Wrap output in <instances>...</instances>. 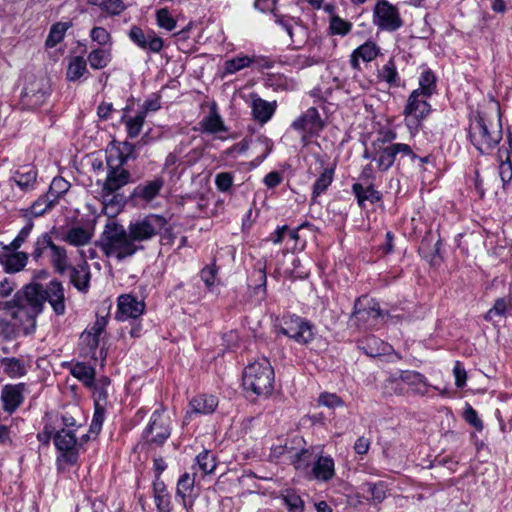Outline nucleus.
I'll return each mask as SVG.
<instances>
[{
    "mask_svg": "<svg viewBox=\"0 0 512 512\" xmlns=\"http://www.w3.org/2000/svg\"><path fill=\"white\" fill-rule=\"evenodd\" d=\"M126 154L119 151L116 157H107L108 172L102 183L100 197L105 213L115 214L123 205V196L117 192L131 181L130 172L124 168L131 157L134 146L129 142L123 143Z\"/></svg>",
    "mask_w": 512,
    "mask_h": 512,
    "instance_id": "1",
    "label": "nucleus"
},
{
    "mask_svg": "<svg viewBox=\"0 0 512 512\" xmlns=\"http://www.w3.org/2000/svg\"><path fill=\"white\" fill-rule=\"evenodd\" d=\"M41 292V284L28 283L15 293L12 300L4 303V309L21 322L25 334L34 332L36 317L43 311L44 298Z\"/></svg>",
    "mask_w": 512,
    "mask_h": 512,
    "instance_id": "2",
    "label": "nucleus"
},
{
    "mask_svg": "<svg viewBox=\"0 0 512 512\" xmlns=\"http://www.w3.org/2000/svg\"><path fill=\"white\" fill-rule=\"evenodd\" d=\"M99 246L107 257H114L122 261L132 257L144 246L135 244L128 229L116 221H109L102 232Z\"/></svg>",
    "mask_w": 512,
    "mask_h": 512,
    "instance_id": "3",
    "label": "nucleus"
},
{
    "mask_svg": "<svg viewBox=\"0 0 512 512\" xmlns=\"http://www.w3.org/2000/svg\"><path fill=\"white\" fill-rule=\"evenodd\" d=\"M502 137V124L499 115L495 119L485 114H478L470 123V141L481 154H490L498 146Z\"/></svg>",
    "mask_w": 512,
    "mask_h": 512,
    "instance_id": "4",
    "label": "nucleus"
},
{
    "mask_svg": "<svg viewBox=\"0 0 512 512\" xmlns=\"http://www.w3.org/2000/svg\"><path fill=\"white\" fill-rule=\"evenodd\" d=\"M274 370L266 358L249 364L243 372V388L256 396L268 397L274 389Z\"/></svg>",
    "mask_w": 512,
    "mask_h": 512,
    "instance_id": "5",
    "label": "nucleus"
},
{
    "mask_svg": "<svg viewBox=\"0 0 512 512\" xmlns=\"http://www.w3.org/2000/svg\"><path fill=\"white\" fill-rule=\"evenodd\" d=\"M428 97L419 95L417 91H412L406 101L403 109L405 125L411 134H416L422 128V122L431 112V105L428 103Z\"/></svg>",
    "mask_w": 512,
    "mask_h": 512,
    "instance_id": "6",
    "label": "nucleus"
},
{
    "mask_svg": "<svg viewBox=\"0 0 512 512\" xmlns=\"http://www.w3.org/2000/svg\"><path fill=\"white\" fill-rule=\"evenodd\" d=\"M53 442L60 453L56 459L57 468L63 471L67 466L75 465L79 458L78 442L73 431L63 428L53 436Z\"/></svg>",
    "mask_w": 512,
    "mask_h": 512,
    "instance_id": "7",
    "label": "nucleus"
},
{
    "mask_svg": "<svg viewBox=\"0 0 512 512\" xmlns=\"http://www.w3.org/2000/svg\"><path fill=\"white\" fill-rule=\"evenodd\" d=\"M167 225L165 217L157 214H149L143 218L130 222L128 230L135 244L153 239L160 234Z\"/></svg>",
    "mask_w": 512,
    "mask_h": 512,
    "instance_id": "8",
    "label": "nucleus"
},
{
    "mask_svg": "<svg viewBox=\"0 0 512 512\" xmlns=\"http://www.w3.org/2000/svg\"><path fill=\"white\" fill-rule=\"evenodd\" d=\"M382 317L379 303L363 296L359 297L354 304L351 321H354L358 327L373 329L378 326Z\"/></svg>",
    "mask_w": 512,
    "mask_h": 512,
    "instance_id": "9",
    "label": "nucleus"
},
{
    "mask_svg": "<svg viewBox=\"0 0 512 512\" xmlns=\"http://www.w3.org/2000/svg\"><path fill=\"white\" fill-rule=\"evenodd\" d=\"M325 123L315 107L308 108L292 123L291 128L301 134V142L307 145L311 138L319 136Z\"/></svg>",
    "mask_w": 512,
    "mask_h": 512,
    "instance_id": "10",
    "label": "nucleus"
},
{
    "mask_svg": "<svg viewBox=\"0 0 512 512\" xmlns=\"http://www.w3.org/2000/svg\"><path fill=\"white\" fill-rule=\"evenodd\" d=\"M280 332L299 344H308L315 336L314 326L308 320L297 315L284 316Z\"/></svg>",
    "mask_w": 512,
    "mask_h": 512,
    "instance_id": "11",
    "label": "nucleus"
},
{
    "mask_svg": "<svg viewBox=\"0 0 512 512\" xmlns=\"http://www.w3.org/2000/svg\"><path fill=\"white\" fill-rule=\"evenodd\" d=\"M398 154L408 156L411 159L416 158L412 148L405 143H395L379 147L372 146V160L377 163L378 169L383 172L393 166Z\"/></svg>",
    "mask_w": 512,
    "mask_h": 512,
    "instance_id": "12",
    "label": "nucleus"
},
{
    "mask_svg": "<svg viewBox=\"0 0 512 512\" xmlns=\"http://www.w3.org/2000/svg\"><path fill=\"white\" fill-rule=\"evenodd\" d=\"M171 434L170 419L163 411L155 410L150 418L149 424L143 432L146 442L162 445Z\"/></svg>",
    "mask_w": 512,
    "mask_h": 512,
    "instance_id": "13",
    "label": "nucleus"
},
{
    "mask_svg": "<svg viewBox=\"0 0 512 512\" xmlns=\"http://www.w3.org/2000/svg\"><path fill=\"white\" fill-rule=\"evenodd\" d=\"M373 23L381 30L395 31L402 26L397 8L386 0L379 1L373 13Z\"/></svg>",
    "mask_w": 512,
    "mask_h": 512,
    "instance_id": "14",
    "label": "nucleus"
},
{
    "mask_svg": "<svg viewBox=\"0 0 512 512\" xmlns=\"http://www.w3.org/2000/svg\"><path fill=\"white\" fill-rule=\"evenodd\" d=\"M128 37L140 49L151 53H159L164 46L163 39L157 36L153 30H149L146 33L141 27L136 25L130 28Z\"/></svg>",
    "mask_w": 512,
    "mask_h": 512,
    "instance_id": "15",
    "label": "nucleus"
},
{
    "mask_svg": "<svg viewBox=\"0 0 512 512\" xmlns=\"http://www.w3.org/2000/svg\"><path fill=\"white\" fill-rule=\"evenodd\" d=\"M401 382L406 383L410 386H418L420 384L427 385V379L424 375L417 371H401L399 377L390 376L384 384V389L386 394H401L403 392V387L401 386Z\"/></svg>",
    "mask_w": 512,
    "mask_h": 512,
    "instance_id": "16",
    "label": "nucleus"
},
{
    "mask_svg": "<svg viewBox=\"0 0 512 512\" xmlns=\"http://www.w3.org/2000/svg\"><path fill=\"white\" fill-rule=\"evenodd\" d=\"M42 298L47 301L57 315H63L66 310L65 294L62 283L58 280H51L46 286L42 285Z\"/></svg>",
    "mask_w": 512,
    "mask_h": 512,
    "instance_id": "17",
    "label": "nucleus"
},
{
    "mask_svg": "<svg viewBox=\"0 0 512 512\" xmlns=\"http://www.w3.org/2000/svg\"><path fill=\"white\" fill-rule=\"evenodd\" d=\"M118 313L117 318L125 321L129 318L136 319L141 316L145 309L143 301L130 294H123L118 297Z\"/></svg>",
    "mask_w": 512,
    "mask_h": 512,
    "instance_id": "18",
    "label": "nucleus"
},
{
    "mask_svg": "<svg viewBox=\"0 0 512 512\" xmlns=\"http://www.w3.org/2000/svg\"><path fill=\"white\" fill-rule=\"evenodd\" d=\"M195 477L184 473L177 482L176 498L187 512H192L196 494H194Z\"/></svg>",
    "mask_w": 512,
    "mask_h": 512,
    "instance_id": "19",
    "label": "nucleus"
},
{
    "mask_svg": "<svg viewBox=\"0 0 512 512\" xmlns=\"http://www.w3.org/2000/svg\"><path fill=\"white\" fill-rule=\"evenodd\" d=\"M46 97L47 92L44 89L43 80H36L24 88L21 94V103L26 108L34 109L41 106Z\"/></svg>",
    "mask_w": 512,
    "mask_h": 512,
    "instance_id": "20",
    "label": "nucleus"
},
{
    "mask_svg": "<svg viewBox=\"0 0 512 512\" xmlns=\"http://www.w3.org/2000/svg\"><path fill=\"white\" fill-rule=\"evenodd\" d=\"M37 170L34 166L24 165L17 168L12 176L11 181L23 192H30L36 189L37 182Z\"/></svg>",
    "mask_w": 512,
    "mask_h": 512,
    "instance_id": "21",
    "label": "nucleus"
},
{
    "mask_svg": "<svg viewBox=\"0 0 512 512\" xmlns=\"http://www.w3.org/2000/svg\"><path fill=\"white\" fill-rule=\"evenodd\" d=\"M163 186V178L156 177L153 180L146 181L136 186L132 196L136 199H140L142 202L150 203L159 195Z\"/></svg>",
    "mask_w": 512,
    "mask_h": 512,
    "instance_id": "22",
    "label": "nucleus"
},
{
    "mask_svg": "<svg viewBox=\"0 0 512 512\" xmlns=\"http://www.w3.org/2000/svg\"><path fill=\"white\" fill-rule=\"evenodd\" d=\"M70 282L80 292H87L90 286L91 272L86 261L70 267Z\"/></svg>",
    "mask_w": 512,
    "mask_h": 512,
    "instance_id": "23",
    "label": "nucleus"
},
{
    "mask_svg": "<svg viewBox=\"0 0 512 512\" xmlns=\"http://www.w3.org/2000/svg\"><path fill=\"white\" fill-rule=\"evenodd\" d=\"M380 53V48L373 41H366L364 44L356 48L350 55V65L355 70H360L359 60L371 62Z\"/></svg>",
    "mask_w": 512,
    "mask_h": 512,
    "instance_id": "24",
    "label": "nucleus"
},
{
    "mask_svg": "<svg viewBox=\"0 0 512 512\" xmlns=\"http://www.w3.org/2000/svg\"><path fill=\"white\" fill-rule=\"evenodd\" d=\"M313 478L319 481H329L335 475V464L331 456H320L314 460L310 469Z\"/></svg>",
    "mask_w": 512,
    "mask_h": 512,
    "instance_id": "25",
    "label": "nucleus"
},
{
    "mask_svg": "<svg viewBox=\"0 0 512 512\" xmlns=\"http://www.w3.org/2000/svg\"><path fill=\"white\" fill-rule=\"evenodd\" d=\"M276 107V101L268 102L257 96L252 97L251 109L253 118L262 124L268 122L272 118L276 111Z\"/></svg>",
    "mask_w": 512,
    "mask_h": 512,
    "instance_id": "26",
    "label": "nucleus"
},
{
    "mask_svg": "<svg viewBox=\"0 0 512 512\" xmlns=\"http://www.w3.org/2000/svg\"><path fill=\"white\" fill-rule=\"evenodd\" d=\"M29 256L26 252L12 251L4 253L2 257V267L7 274L18 273L28 264Z\"/></svg>",
    "mask_w": 512,
    "mask_h": 512,
    "instance_id": "27",
    "label": "nucleus"
},
{
    "mask_svg": "<svg viewBox=\"0 0 512 512\" xmlns=\"http://www.w3.org/2000/svg\"><path fill=\"white\" fill-rule=\"evenodd\" d=\"M25 385L23 383L17 385L4 386L1 394V399L4 404V409L9 412L16 410L23 401V390Z\"/></svg>",
    "mask_w": 512,
    "mask_h": 512,
    "instance_id": "28",
    "label": "nucleus"
},
{
    "mask_svg": "<svg viewBox=\"0 0 512 512\" xmlns=\"http://www.w3.org/2000/svg\"><path fill=\"white\" fill-rule=\"evenodd\" d=\"M218 406V400L213 395H197L190 401V411L188 416L192 414H210L215 411Z\"/></svg>",
    "mask_w": 512,
    "mask_h": 512,
    "instance_id": "29",
    "label": "nucleus"
},
{
    "mask_svg": "<svg viewBox=\"0 0 512 512\" xmlns=\"http://www.w3.org/2000/svg\"><path fill=\"white\" fill-rule=\"evenodd\" d=\"M153 497L158 512L172 511L171 495L159 477L155 478L153 482Z\"/></svg>",
    "mask_w": 512,
    "mask_h": 512,
    "instance_id": "30",
    "label": "nucleus"
},
{
    "mask_svg": "<svg viewBox=\"0 0 512 512\" xmlns=\"http://www.w3.org/2000/svg\"><path fill=\"white\" fill-rule=\"evenodd\" d=\"M363 497L373 503H381L386 498L387 486L383 481L366 482L360 486Z\"/></svg>",
    "mask_w": 512,
    "mask_h": 512,
    "instance_id": "31",
    "label": "nucleus"
},
{
    "mask_svg": "<svg viewBox=\"0 0 512 512\" xmlns=\"http://www.w3.org/2000/svg\"><path fill=\"white\" fill-rule=\"evenodd\" d=\"M49 259L54 270L59 274H64L69 269L67 251L64 247L56 245L54 242L50 247Z\"/></svg>",
    "mask_w": 512,
    "mask_h": 512,
    "instance_id": "32",
    "label": "nucleus"
},
{
    "mask_svg": "<svg viewBox=\"0 0 512 512\" xmlns=\"http://www.w3.org/2000/svg\"><path fill=\"white\" fill-rule=\"evenodd\" d=\"M200 126L203 132L209 134H215L218 132L226 131L223 120L216 111L215 107H212L208 115L200 121Z\"/></svg>",
    "mask_w": 512,
    "mask_h": 512,
    "instance_id": "33",
    "label": "nucleus"
},
{
    "mask_svg": "<svg viewBox=\"0 0 512 512\" xmlns=\"http://www.w3.org/2000/svg\"><path fill=\"white\" fill-rule=\"evenodd\" d=\"M53 199L47 193L40 196L29 208L22 210L23 216L27 218L42 216L56 204Z\"/></svg>",
    "mask_w": 512,
    "mask_h": 512,
    "instance_id": "34",
    "label": "nucleus"
},
{
    "mask_svg": "<svg viewBox=\"0 0 512 512\" xmlns=\"http://www.w3.org/2000/svg\"><path fill=\"white\" fill-rule=\"evenodd\" d=\"M112 59L110 48H97L90 51L87 56L89 65L94 70H100L109 65Z\"/></svg>",
    "mask_w": 512,
    "mask_h": 512,
    "instance_id": "35",
    "label": "nucleus"
},
{
    "mask_svg": "<svg viewBox=\"0 0 512 512\" xmlns=\"http://www.w3.org/2000/svg\"><path fill=\"white\" fill-rule=\"evenodd\" d=\"M352 191L357 198L360 207H364L365 201L376 203L379 202L382 198L381 193L375 190L372 186L365 188L362 184L355 183L352 186Z\"/></svg>",
    "mask_w": 512,
    "mask_h": 512,
    "instance_id": "36",
    "label": "nucleus"
},
{
    "mask_svg": "<svg viewBox=\"0 0 512 512\" xmlns=\"http://www.w3.org/2000/svg\"><path fill=\"white\" fill-rule=\"evenodd\" d=\"M88 73L87 61L82 56H74L69 60L66 77L69 81H77Z\"/></svg>",
    "mask_w": 512,
    "mask_h": 512,
    "instance_id": "37",
    "label": "nucleus"
},
{
    "mask_svg": "<svg viewBox=\"0 0 512 512\" xmlns=\"http://www.w3.org/2000/svg\"><path fill=\"white\" fill-rule=\"evenodd\" d=\"M255 61V57L237 55L236 57L228 59L224 62L223 75H232L246 67H249Z\"/></svg>",
    "mask_w": 512,
    "mask_h": 512,
    "instance_id": "38",
    "label": "nucleus"
},
{
    "mask_svg": "<svg viewBox=\"0 0 512 512\" xmlns=\"http://www.w3.org/2000/svg\"><path fill=\"white\" fill-rule=\"evenodd\" d=\"M62 240L73 246H84L91 240V234L83 227H72L63 236Z\"/></svg>",
    "mask_w": 512,
    "mask_h": 512,
    "instance_id": "39",
    "label": "nucleus"
},
{
    "mask_svg": "<svg viewBox=\"0 0 512 512\" xmlns=\"http://www.w3.org/2000/svg\"><path fill=\"white\" fill-rule=\"evenodd\" d=\"M335 168L326 167L313 184L312 199L319 197L331 185L334 178Z\"/></svg>",
    "mask_w": 512,
    "mask_h": 512,
    "instance_id": "40",
    "label": "nucleus"
},
{
    "mask_svg": "<svg viewBox=\"0 0 512 512\" xmlns=\"http://www.w3.org/2000/svg\"><path fill=\"white\" fill-rule=\"evenodd\" d=\"M378 77L381 81H385L390 87L400 86V78L393 58H390L379 70Z\"/></svg>",
    "mask_w": 512,
    "mask_h": 512,
    "instance_id": "41",
    "label": "nucleus"
},
{
    "mask_svg": "<svg viewBox=\"0 0 512 512\" xmlns=\"http://www.w3.org/2000/svg\"><path fill=\"white\" fill-rule=\"evenodd\" d=\"M419 95L430 98L436 91V77L431 70L423 71L419 78V87L415 89Z\"/></svg>",
    "mask_w": 512,
    "mask_h": 512,
    "instance_id": "42",
    "label": "nucleus"
},
{
    "mask_svg": "<svg viewBox=\"0 0 512 512\" xmlns=\"http://www.w3.org/2000/svg\"><path fill=\"white\" fill-rule=\"evenodd\" d=\"M1 366L5 374H7L11 378H19L26 374V368L24 363L15 358H3L1 360Z\"/></svg>",
    "mask_w": 512,
    "mask_h": 512,
    "instance_id": "43",
    "label": "nucleus"
},
{
    "mask_svg": "<svg viewBox=\"0 0 512 512\" xmlns=\"http://www.w3.org/2000/svg\"><path fill=\"white\" fill-rule=\"evenodd\" d=\"M71 374L83 382L87 387L94 385L95 380V369L92 366L84 363H77L71 369Z\"/></svg>",
    "mask_w": 512,
    "mask_h": 512,
    "instance_id": "44",
    "label": "nucleus"
},
{
    "mask_svg": "<svg viewBox=\"0 0 512 512\" xmlns=\"http://www.w3.org/2000/svg\"><path fill=\"white\" fill-rule=\"evenodd\" d=\"M71 26H72L71 22H58V23L54 24L51 27L49 35L46 39V42H45L46 46L52 48V47L56 46L58 43H60L63 40L66 31Z\"/></svg>",
    "mask_w": 512,
    "mask_h": 512,
    "instance_id": "45",
    "label": "nucleus"
},
{
    "mask_svg": "<svg viewBox=\"0 0 512 512\" xmlns=\"http://www.w3.org/2000/svg\"><path fill=\"white\" fill-rule=\"evenodd\" d=\"M145 118V112H139L134 117H122V122L125 124L127 135L129 138L133 139L140 134Z\"/></svg>",
    "mask_w": 512,
    "mask_h": 512,
    "instance_id": "46",
    "label": "nucleus"
},
{
    "mask_svg": "<svg viewBox=\"0 0 512 512\" xmlns=\"http://www.w3.org/2000/svg\"><path fill=\"white\" fill-rule=\"evenodd\" d=\"M282 500L289 512H304V501L293 489H286L282 493Z\"/></svg>",
    "mask_w": 512,
    "mask_h": 512,
    "instance_id": "47",
    "label": "nucleus"
},
{
    "mask_svg": "<svg viewBox=\"0 0 512 512\" xmlns=\"http://www.w3.org/2000/svg\"><path fill=\"white\" fill-rule=\"evenodd\" d=\"M315 457L309 450L303 449L294 455L292 464L294 468L300 472H310V466L314 463Z\"/></svg>",
    "mask_w": 512,
    "mask_h": 512,
    "instance_id": "48",
    "label": "nucleus"
},
{
    "mask_svg": "<svg viewBox=\"0 0 512 512\" xmlns=\"http://www.w3.org/2000/svg\"><path fill=\"white\" fill-rule=\"evenodd\" d=\"M33 226H34V224L30 219L26 223V225L19 231L18 235L14 238V240L10 244L5 245L2 242H0V246L2 247V249L5 251L18 250L24 244V242L27 240V238L29 237V235L33 229Z\"/></svg>",
    "mask_w": 512,
    "mask_h": 512,
    "instance_id": "49",
    "label": "nucleus"
},
{
    "mask_svg": "<svg viewBox=\"0 0 512 512\" xmlns=\"http://www.w3.org/2000/svg\"><path fill=\"white\" fill-rule=\"evenodd\" d=\"M352 29V23L341 18L340 16H333L329 19V33L331 35L346 36Z\"/></svg>",
    "mask_w": 512,
    "mask_h": 512,
    "instance_id": "50",
    "label": "nucleus"
},
{
    "mask_svg": "<svg viewBox=\"0 0 512 512\" xmlns=\"http://www.w3.org/2000/svg\"><path fill=\"white\" fill-rule=\"evenodd\" d=\"M70 188V183L66 181L62 177H55L50 186L47 194L50 198H54L53 201L55 203L58 202V199L65 194Z\"/></svg>",
    "mask_w": 512,
    "mask_h": 512,
    "instance_id": "51",
    "label": "nucleus"
},
{
    "mask_svg": "<svg viewBox=\"0 0 512 512\" xmlns=\"http://www.w3.org/2000/svg\"><path fill=\"white\" fill-rule=\"evenodd\" d=\"M157 25L167 31H172L176 28L177 21L171 15L167 8L158 9L155 13Z\"/></svg>",
    "mask_w": 512,
    "mask_h": 512,
    "instance_id": "52",
    "label": "nucleus"
},
{
    "mask_svg": "<svg viewBox=\"0 0 512 512\" xmlns=\"http://www.w3.org/2000/svg\"><path fill=\"white\" fill-rule=\"evenodd\" d=\"M196 463L204 474H211L216 468L214 456L207 450L201 452L196 457Z\"/></svg>",
    "mask_w": 512,
    "mask_h": 512,
    "instance_id": "53",
    "label": "nucleus"
},
{
    "mask_svg": "<svg viewBox=\"0 0 512 512\" xmlns=\"http://www.w3.org/2000/svg\"><path fill=\"white\" fill-rule=\"evenodd\" d=\"M53 241L48 233H44L37 238L34 243V250L32 252V257L35 261H38L45 250L50 249Z\"/></svg>",
    "mask_w": 512,
    "mask_h": 512,
    "instance_id": "54",
    "label": "nucleus"
},
{
    "mask_svg": "<svg viewBox=\"0 0 512 512\" xmlns=\"http://www.w3.org/2000/svg\"><path fill=\"white\" fill-rule=\"evenodd\" d=\"M90 37L94 42H96L100 46L112 45V36L104 27L96 26L92 28V30L90 31Z\"/></svg>",
    "mask_w": 512,
    "mask_h": 512,
    "instance_id": "55",
    "label": "nucleus"
},
{
    "mask_svg": "<svg viewBox=\"0 0 512 512\" xmlns=\"http://www.w3.org/2000/svg\"><path fill=\"white\" fill-rule=\"evenodd\" d=\"M397 138V133L390 128H382L379 130L377 137L372 141V146L393 145V141Z\"/></svg>",
    "mask_w": 512,
    "mask_h": 512,
    "instance_id": "56",
    "label": "nucleus"
},
{
    "mask_svg": "<svg viewBox=\"0 0 512 512\" xmlns=\"http://www.w3.org/2000/svg\"><path fill=\"white\" fill-rule=\"evenodd\" d=\"M80 344L85 346L87 349L86 354H91L94 356L95 351L99 345V337L93 335V333L85 330L80 336Z\"/></svg>",
    "mask_w": 512,
    "mask_h": 512,
    "instance_id": "57",
    "label": "nucleus"
},
{
    "mask_svg": "<svg viewBox=\"0 0 512 512\" xmlns=\"http://www.w3.org/2000/svg\"><path fill=\"white\" fill-rule=\"evenodd\" d=\"M507 310V302L505 298L496 299L493 307L484 315L486 321H493L495 316H505Z\"/></svg>",
    "mask_w": 512,
    "mask_h": 512,
    "instance_id": "58",
    "label": "nucleus"
},
{
    "mask_svg": "<svg viewBox=\"0 0 512 512\" xmlns=\"http://www.w3.org/2000/svg\"><path fill=\"white\" fill-rule=\"evenodd\" d=\"M105 504L101 500L85 498L76 509V512H103Z\"/></svg>",
    "mask_w": 512,
    "mask_h": 512,
    "instance_id": "59",
    "label": "nucleus"
},
{
    "mask_svg": "<svg viewBox=\"0 0 512 512\" xmlns=\"http://www.w3.org/2000/svg\"><path fill=\"white\" fill-rule=\"evenodd\" d=\"M101 9L111 16L121 14L126 6L122 0H104Z\"/></svg>",
    "mask_w": 512,
    "mask_h": 512,
    "instance_id": "60",
    "label": "nucleus"
},
{
    "mask_svg": "<svg viewBox=\"0 0 512 512\" xmlns=\"http://www.w3.org/2000/svg\"><path fill=\"white\" fill-rule=\"evenodd\" d=\"M277 23L282 27L283 30L288 34L291 39V42H294V34L296 31H303L302 27L298 25V23L292 19H278Z\"/></svg>",
    "mask_w": 512,
    "mask_h": 512,
    "instance_id": "61",
    "label": "nucleus"
},
{
    "mask_svg": "<svg viewBox=\"0 0 512 512\" xmlns=\"http://www.w3.org/2000/svg\"><path fill=\"white\" fill-rule=\"evenodd\" d=\"M318 403L328 408H336L343 405L342 399L333 393H322L318 398Z\"/></svg>",
    "mask_w": 512,
    "mask_h": 512,
    "instance_id": "62",
    "label": "nucleus"
},
{
    "mask_svg": "<svg viewBox=\"0 0 512 512\" xmlns=\"http://www.w3.org/2000/svg\"><path fill=\"white\" fill-rule=\"evenodd\" d=\"M464 418L466 422L473 426L477 431L483 430V422L479 418L477 411L472 406H467L464 411Z\"/></svg>",
    "mask_w": 512,
    "mask_h": 512,
    "instance_id": "63",
    "label": "nucleus"
},
{
    "mask_svg": "<svg viewBox=\"0 0 512 512\" xmlns=\"http://www.w3.org/2000/svg\"><path fill=\"white\" fill-rule=\"evenodd\" d=\"M17 285L18 283L16 282L14 277H4L2 280H0V297L6 298L10 296L17 287Z\"/></svg>",
    "mask_w": 512,
    "mask_h": 512,
    "instance_id": "64",
    "label": "nucleus"
}]
</instances>
